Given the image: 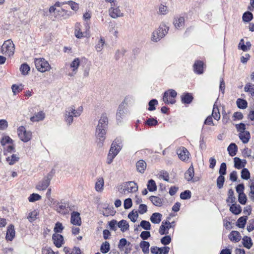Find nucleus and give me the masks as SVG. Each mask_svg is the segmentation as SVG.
Returning <instances> with one entry per match:
<instances>
[{"label": "nucleus", "instance_id": "obj_12", "mask_svg": "<svg viewBox=\"0 0 254 254\" xmlns=\"http://www.w3.org/2000/svg\"><path fill=\"white\" fill-rule=\"evenodd\" d=\"M122 142L119 139H116L112 143L109 153L111 154H115L117 155L122 148Z\"/></svg>", "mask_w": 254, "mask_h": 254}, {"label": "nucleus", "instance_id": "obj_42", "mask_svg": "<svg viewBox=\"0 0 254 254\" xmlns=\"http://www.w3.org/2000/svg\"><path fill=\"white\" fill-rule=\"evenodd\" d=\"M230 211L234 214L237 215L241 213L242 209L239 205L233 204L230 207Z\"/></svg>", "mask_w": 254, "mask_h": 254}, {"label": "nucleus", "instance_id": "obj_56", "mask_svg": "<svg viewBox=\"0 0 254 254\" xmlns=\"http://www.w3.org/2000/svg\"><path fill=\"white\" fill-rule=\"evenodd\" d=\"M225 181V178L223 176L220 175L217 179V186L219 189H221L223 187Z\"/></svg>", "mask_w": 254, "mask_h": 254}, {"label": "nucleus", "instance_id": "obj_39", "mask_svg": "<svg viewBox=\"0 0 254 254\" xmlns=\"http://www.w3.org/2000/svg\"><path fill=\"white\" fill-rule=\"evenodd\" d=\"M38 215V212L36 210H34L28 213L27 219L30 222L32 223L36 220Z\"/></svg>", "mask_w": 254, "mask_h": 254}, {"label": "nucleus", "instance_id": "obj_7", "mask_svg": "<svg viewBox=\"0 0 254 254\" xmlns=\"http://www.w3.org/2000/svg\"><path fill=\"white\" fill-rule=\"evenodd\" d=\"M17 133L21 140L24 142H27L31 139L32 132L30 131H27L23 126H20L18 128Z\"/></svg>", "mask_w": 254, "mask_h": 254}, {"label": "nucleus", "instance_id": "obj_21", "mask_svg": "<svg viewBox=\"0 0 254 254\" xmlns=\"http://www.w3.org/2000/svg\"><path fill=\"white\" fill-rule=\"evenodd\" d=\"M45 118V114L43 111H39L35 113L30 119V121L32 122H37L43 121Z\"/></svg>", "mask_w": 254, "mask_h": 254}, {"label": "nucleus", "instance_id": "obj_20", "mask_svg": "<svg viewBox=\"0 0 254 254\" xmlns=\"http://www.w3.org/2000/svg\"><path fill=\"white\" fill-rule=\"evenodd\" d=\"M147 164L143 160H139L136 163V168L138 172L143 174L146 169Z\"/></svg>", "mask_w": 254, "mask_h": 254}, {"label": "nucleus", "instance_id": "obj_26", "mask_svg": "<svg viewBox=\"0 0 254 254\" xmlns=\"http://www.w3.org/2000/svg\"><path fill=\"white\" fill-rule=\"evenodd\" d=\"M193 99V97L190 93H186L183 94L181 96L182 102L184 104H190Z\"/></svg>", "mask_w": 254, "mask_h": 254}, {"label": "nucleus", "instance_id": "obj_31", "mask_svg": "<svg viewBox=\"0 0 254 254\" xmlns=\"http://www.w3.org/2000/svg\"><path fill=\"white\" fill-rule=\"evenodd\" d=\"M227 150L230 156L233 157L236 155L238 151L237 146L235 143H231L228 147Z\"/></svg>", "mask_w": 254, "mask_h": 254}, {"label": "nucleus", "instance_id": "obj_43", "mask_svg": "<svg viewBox=\"0 0 254 254\" xmlns=\"http://www.w3.org/2000/svg\"><path fill=\"white\" fill-rule=\"evenodd\" d=\"M236 103L238 107L240 109H245L248 106V103L244 99L239 98L237 99Z\"/></svg>", "mask_w": 254, "mask_h": 254}, {"label": "nucleus", "instance_id": "obj_49", "mask_svg": "<svg viewBox=\"0 0 254 254\" xmlns=\"http://www.w3.org/2000/svg\"><path fill=\"white\" fill-rule=\"evenodd\" d=\"M63 4H69L70 6L71 9L74 11H77L79 9L78 4L75 2L71 1V0L63 2Z\"/></svg>", "mask_w": 254, "mask_h": 254}, {"label": "nucleus", "instance_id": "obj_41", "mask_svg": "<svg viewBox=\"0 0 254 254\" xmlns=\"http://www.w3.org/2000/svg\"><path fill=\"white\" fill-rule=\"evenodd\" d=\"M242 240L243 244L245 248L250 249L252 247L253 243L250 237L247 236L244 237Z\"/></svg>", "mask_w": 254, "mask_h": 254}, {"label": "nucleus", "instance_id": "obj_46", "mask_svg": "<svg viewBox=\"0 0 254 254\" xmlns=\"http://www.w3.org/2000/svg\"><path fill=\"white\" fill-rule=\"evenodd\" d=\"M253 18V14L249 11L245 12L242 17L243 20L245 22H249Z\"/></svg>", "mask_w": 254, "mask_h": 254}, {"label": "nucleus", "instance_id": "obj_18", "mask_svg": "<svg viewBox=\"0 0 254 254\" xmlns=\"http://www.w3.org/2000/svg\"><path fill=\"white\" fill-rule=\"evenodd\" d=\"M204 64L202 61H197L193 64V70L195 73L200 74L203 72Z\"/></svg>", "mask_w": 254, "mask_h": 254}, {"label": "nucleus", "instance_id": "obj_10", "mask_svg": "<svg viewBox=\"0 0 254 254\" xmlns=\"http://www.w3.org/2000/svg\"><path fill=\"white\" fill-rule=\"evenodd\" d=\"M52 178V175L48 174L41 181L39 182L36 186V189L39 190H45L49 186Z\"/></svg>", "mask_w": 254, "mask_h": 254}, {"label": "nucleus", "instance_id": "obj_50", "mask_svg": "<svg viewBox=\"0 0 254 254\" xmlns=\"http://www.w3.org/2000/svg\"><path fill=\"white\" fill-rule=\"evenodd\" d=\"M67 11L61 9L57 10V14H56L57 17H63L64 18H66L69 17V15L67 14Z\"/></svg>", "mask_w": 254, "mask_h": 254}, {"label": "nucleus", "instance_id": "obj_9", "mask_svg": "<svg viewBox=\"0 0 254 254\" xmlns=\"http://www.w3.org/2000/svg\"><path fill=\"white\" fill-rule=\"evenodd\" d=\"M109 14L114 19L124 16V14L122 12L119 6L116 5L115 3L111 4V7L109 9Z\"/></svg>", "mask_w": 254, "mask_h": 254}, {"label": "nucleus", "instance_id": "obj_29", "mask_svg": "<svg viewBox=\"0 0 254 254\" xmlns=\"http://www.w3.org/2000/svg\"><path fill=\"white\" fill-rule=\"evenodd\" d=\"M194 176V169L192 166L189 167L185 174V178L188 181L192 180Z\"/></svg>", "mask_w": 254, "mask_h": 254}, {"label": "nucleus", "instance_id": "obj_60", "mask_svg": "<svg viewBox=\"0 0 254 254\" xmlns=\"http://www.w3.org/2000/svg\"><path fill=\"white\" fill-rule=\"evenodd\" d=\"M241 177L245 180H248L250 177V173L246 168H244L241 172Z\"/></svg>", "mask_w": 254, "mask_h": 254}, {"label": "nucleus", "instance_id": "obj_27", "mask_svg": "<svg viewBox=\"0 0 254 254\" xmlns=\"http://www.w3.org/2000/svg\"><path fill=\"white\" fill-rule=\"evenodd\" d=\"M239 136L240 139L244 143H247L249 141L251 135L248 131H246L241 133H239Z\"/></svg>", "mask_w": 254, "mask_h": 254}, {"label": "nucleus", "instance_id": "obj_45", "mask_svg": "<svg viewBox=\"0 0 254 254\" xmlns=\"http://www.w3.org/2000/svg\"><path fill=\"white\" fill-rule=\"evenodd\" d=\"M212 116L214 118L215 120H219L220 118V114L219 113V111L218 108L215 104L213 106V109L212 113Z\"/></svg>", "mask_w": 254, "mask_h": 254}, {"label": "nucleus", "instance_id": "obj_1", "mask_svg": "<svg viewBox=\"0 0 254 254\" xmlns=\"http://www.w3.org/2000/svg\"><path fill=\"white\" fill-rule=\"evenodd\" d=\"M108 125V118L107 115L105 113H102L96 127L95 133L96 141L98 147L100 148L103 146L106 138Z\"/></svg>", "mask_w": 254, "mask_h": 254}, {"label": "nucleus", "instance_id": "obj_24", "mask_svg": "<svg viewBox=\"0 0 254 254\" xmlns=\"http://www.w3.org/2000/svg\"><path fill=\"white\" fill-rule=\"evenodd\" d=\"M55 207L56 211L60 213L65 214L68 212V209L64 203H58Z\"/></svg>", "mask_w": 254, "mask_h": 254}, {"label": "nucleus", "instance_id": "obj_44", "mask_svg": "<svg viewBox=\"0 0 254 254\" xmlns=\"http://www.w3.org/2000/svg\"><path fill=\"white\" fill-rule=\"evenodd\" d=\"M247 216H242L240 217L237 221V226L239 228H244L247 222Z\"/></svg>", "mask_w": 254, "mask_h": 254}, {"label": "nucleus", "instance_id": "obj_8", "mask_svg": "<svg viewBox=\"0 0 254 254\" xmlns=\"http://www.w3.org/2000/svg\"><path fill=\"white\" fill-rule=\"evenodd\" d=\"M130 97L127 96L125 98L124 101L119 105L117 112V120H120L125 116L127 112L126 105H127L128 101L130 100Z\"/></svg>", "mask_w": 254, "mask_h": 254}, {"label": "nucleus", "instance_id": "obj_51", "mask_svg": "<svg viewBox=\"0 0 254 254\" xmlns=\"http://www.w3.org/2000/svg\"><path fill=\"white\" fill-rule=\"evenodd\" d=\"M0 143L1 145L5 146L6 144H12L13 140L9 136H4L1 138Z\"/></svg>", "mask_w": 254, "mask_h": 254}, {"label": "nucleus", "instance_id": "obj_34", "mask_svg": "<svg viewBox=\"0 0 254 254\" xmlns=\"http://www.w3.org/2000/svg\"><path fill=\"white\" fill-rule=\"evenodd\" d=\"M234 160V166L236 168L238 169H240L244 167L245 164L246 163V161L245 160H244V164H243V162L242 161V160L238 157H235Z\"/></svg>", "mask_w": 254, "mask_h": 254}, {"label": "nucleus", "instance_id": "obj_30", "mask_svg": "<svg viewBox=\"0 0 254 254\" xmlns=\"http://www.w3.org/2000/svg\"><path fill=\"white\" fill-rule=\"evenodd\" d=\"M81 25L80 23H76L75 26L74 35L76 38L79 39L85 36L84 35V33L82 32L81 31Z\"/></svg>", "mask_w": 254, "mask_h": 254}, {"label": "nucleus", "instance_id": "obj_36", "mask_svg": "<svg viewBox=\"0 0 254 254\" xmlns=\"http://www.w3.org/2000/svg\"><path fill=\"white\" fill-rule=\"evenodd\" d=\"M149 199L156 206H161L162 204V199L158 196H151Z\"/></svg>", "mask_w": 254, "mask_h": 254}, {"label": "nucleus", "instance_id": "obj_58", "mask_svg": "<svg viewBox=\"0 0 254 254\" xmlns=\"http://www.w3.org/2000/svg\"><path fill=\"white\" fill-rule=\"evenodd\" d=\"M11 89L13 94L15 95L22 90V85H17L16 84H13L11 86Z\"/></svg>", "mask_w": 254, "mask_h": 254}, {"label": "nucleus", "instance_id": "obj_40", "mask_svg": "<svg viewBox=\"0 0 254 254\" xmlns=\"http://www.w3.org/2000/svg\"><path fill=\"white\" fill-rule=\"evenodd\" d=\"M149 243L146 241H141L140 243V247L144 254L149 253Z\"/></svg>", "mask_w": 254, "mask_h": 254}, {"label": "nucleus", "instance_id": "obj_35", "mask_svg": "<svg viewBox=\"0 0 254 254\" xmlns=\"http://www.w3.org/2000/svg\"><path fill=\"white\" fill-rule=\"evenodd\" d=\"M15 152V148L13 143L6 146L4 148L3 153L5 156H8V154H14Z\"/></svg>", "mask_w": 254, "mask_h": 254}, {"label": "nucleus", "instance_id": "obj_61", "mask_svg": "<svg viewBox=\"0 0 254 254\" xmlns=\"http://www.w3.org/2000/svg\"><path fill=\"white\" fill-rule=\"evenodd\" d=\"M145 124L150 127L155 126L158 124V121L153 118H149L146 121Z\"/></svg>", "mask_w": 254, "mask_h": 254}, {"label": "nucleus", "instance_id": "obj_32", "mask_svg": "<svg viewBox=\"0 0 254 254\" xmlns=\"http://www.w3.org/2000/svg\"><path fill=\"white\" fill-rule=\"evenodd\" d=\"M118 226L121 229V231L124 232L129 229V224L125 220H122L118 223Z\"/></svg>", "mask_w": 254, "mask_h": 254}, {"label": "nucleus", "instance_id": "obj_48", "mask_svg": "<svg viewBox=\"0 0 254 254\" xmlns=\"http://www.w3.org/2000/svg\"><path fill=\"white\" fill-rule=\"evenodd\" d=\"M110 250V244L109 242L106 241L103 243L101 246L100 251L103 254L107 253Z\"/></svg>", "mask_w": 254, "mask_h": 254}, {"label": "nucleus", "instance_id": "obj_37", "mask_svg": "<svg viewBox=\"0 0 254 254\" xmlns=\"http://www.w3.org/2000/svg\"><path fill=\"white\" fill-rule=\"evenodd\" d=\"M104 184L103 178H99L95 184V189L97 191H101L103 190Z\"/></svg>", "mask_w": 254, "mask_h": 254}, {"label": "nucleus", "instance_id": "obj_4", "mask_svg": "<svg viewBox=\"0 0 254 254\" xmlns=\"http://www.w3.org/2000/svg\"><path fill=\"white\" fill-rule=\"evenodd\" d=\"M14 45L11 40L5 41L1 47L2 53L9 57L14 54Z\"/></svg>", "mask_w": 254, "mask_h": 254}, {"label": "nucleus", "instance_id": "obj_13", "mask_svg": "<svg viewBox=\"0 0 254 254\" xmlns=\"http://www.w3.org/2000/svg\"><path fill=\"white\" fill-rule=\"evenodd\" d=\"M80 64V60L78 58L74 59L71 62L70 64V67L72 69V72L68 73L69 76H73L77 73Z\"/></svg>", "mask_w": 254, "mask_h": 254}, {"label": "nucleus", "instance_id": "obj_38", "mask_svg": "<svg viewBox=\"0 0 254 254\" xmlns=\"http://www.w3.org/2000/svg\"><path fill=\"white\" fill-rule=\"evenodd\" d=\"M244 91L246 92H249L251 96H254V84L251 83H247L244 87Z\"/></svg>", "mask_w": 254, "mask_h": 254}, {"label": "nucleus", "instance_id": "obj_16", "mask_svg": "<svg viewBox=\"0 0 254 254\" xmlns=\"http://www.w3.org/2000/svg\"><path fill=\"white\" fill-rule=\"evenodd\" d=\"M70 222L74 225H81V220L80 214L77 212H73L71 214Z\"/></svg>", "mask_w": 254, "mask_h": 254}, {"label": "nucleus", "instance_id": "obj_25", "mask_svg": "<svg viewBox=\"0 0 254 254\" xmlns=\"http://www.w3.org/2000/svg\"><path fill=\"white\" fill-rule=\"evenodd\" d=\"M162 215L158 212H155L150 217V221L154 224H159L162 220Z\"/></svg>", "mask_w": 254, "mask_h": 254}, {"label": "nucleus", "instance_id": "obj_2", "mask_svg": "<svg viewBox=\"0 0 254 254\" xmlns=\"http://www.w3.org/2000/svg\"><path fill=\"white\" fill-rule=\"evenodd\" d=\"M83 112V107L80 106L77 109L73 105L66 108L64 113V120L67 125H71L73 122V118H77Z\"/></svg>", "mask_w": 254, "mask_h": 254}, {"label": "nucleus", "instance_id": "obj_57", "mask_svg": "<svg viewBox=\"0 0 254 254\" xmlns=\"http://www.w3.org/2000/svg\"><path fill=\"white\" fill-rule=\"evenodd\" d=\"M140 226L146 230H149L151 229L150 223L146 220H142L140 223Z\"/></svg>", "mask_w": 254, "mask_h": 254}, {"label": "nucleus", "instance_id": "obj_63", "mask_svg": "<svg viewBox=\"0 0 254 254\" xmlns=\"http://www.w3.org/2000/svg\"><path fill=\"white\" fill-rule=\"evenodd\" d=\"M171 241V238L169 235L165 236L161 239V242L164 245H167L169 244Z\"/></svg>", "mask_w": 254, "mask_h": 254}, {"label": "nucleus", "instance_id": "obj_15", "mask_svg": "<svg viewBox=\"0 0 254 254\" xmlns=\"http://www.w3.org/2000/svg\"><path fill=\"white\" fill-rule=\"evenodd\" d=\"M179 158L182 161H185L189 159V152L184 147H181L177 150Z\"/></svg>", "mask_w": 254, "mask_h": 254}, {"label": "nucleus", "instance_id": "obj_52", "mask_svg": "<svg viewBox=\"0 0 254 254\" xmlns=\"http://www.w3.org/2000/svg\"><path fill=\"white\" fill-rule=\"evenodd\" d=\"M234 190L230 189L228 191V197L226 200L227 202L233 203L235 201V197L234 196Z\"/></svg>", "mask_w": 254, "mask_h": 254}, {"label": "nucleus", "instance_id": "obj_11", "mask_svg": "<svg viewBox=\"0 0 254 254\" xmlns=\"http://www.w3.org/2000/svg\"><path fill=\"white\" fill-rule=\"evenodd\" d=\"M138 190V186L136 183L133 181L126 182L124 184L123 192H135Z\"/></svg>", "mask_w": 254, "mask_h": 254}, {"label": "nucleus", "instance_id": "obj_53", "mask_svg": "<svg viewBox=\"0 0 254 254\" xmlns=\"http://www.w3.org/2000/svg\"><path fill=\"white\" fill-rule=\"evenodd\" d=\"M41 198V196L37 193H32L28 197L29 202H33L39 200Z\"/></svg>", "mask_w": 254, "mask_h": 254}, {"label": "nucleus", "instance_id": "obj_19", "mask_svg": "<svg viewBox=\"0 0 254 254\" xmlns=\"http://www.w3.org/2000/svg\"><path fill=\"white\" fill-rule=\"evenodd\" d=\"M52 239L55 246L60 248L62 246L64 242V238L62 235L58 234H54L52 236Z\"/></svg>", "mask_w": 254, "mask_h": 254}, {"label": "nucleus", "instance_id": "obj_3", "mask_svg": "<svg viewBox=\"0 0 254 254\" xmlns=\"http://www.w3.org/2000/svg\"><path fill=\"white\" fill-rule=\"evenodd\" d=\"M169 29V27L165 23H161L159 27L152 33L151 40L155 42L159 41L168 33Z\"/></svg>", "mask_w": 254, "mask_h": 254}, {"label": "nucleus", "instance_id": "obj_55", "mask_svg": "<svg viewBox=\"0 0 254 254\" xmlns=\"http://www.w3.org/2000/svg\"><path fill=\"white\" fill-rule=\"evenodd\" d=\"M138 217V214L137 211H132L128 215V218L133 222H135L136 221Z\"/></svg>", "mask_w": 254, "mask_h": 254}, {"label": "nucleus", "instance_id": "obj_23", "mask_svg": "<svg viewBox=\"0 0 254 254\" xmlns=\"http://www.w3.org/2000/svg\"><path fill=\"white\" fill-rule=\"evenodd\" d=\"M229 239L232 242H238L241 239L240 233L237 231H232L229 235Z\"/></svg>", "mask_w": 254, "mask_h": 254}, {"label": "nucleus", "instance_id": "obj_47", "mask_svg": "<svg viewBox=\"0 0 254 254\" xmlns=\"http://www.w3.org/2000/svg\"><path fill=\"white\" fill-rule=\"evenodd\" d=\"M147 189L150 191H154L157 190V186L155 181L151 179L148 181L147 184Z\"/></svg>", "mask_w": 254, "mask_h": 254}, {"label": "nucleus", "instance_id": "obj_33", "mask_svg": "<svg viewBox=\"0 0 254 254\" xmlns=\"http://www.w3.org/2000/svg\"><path fill=\"white\" fill-rule=\"evenodd\" d=\"M105 43V40L103 37H101L99 40L98 41L95 46L96 51L97 52L102 51L103 49L104 45Z\"/></svg>", "mask_w": 254, "mask_h": 254}, {"label": "nucleus", "instance_id": "obj_59", "mask_svg": "<svg viewBox=\"0 0 254 254\" xmlns=\"http://www.w3.org/2000/svg\"><path fill=\"white\" fill-rule=\"evenodd\" d=\"M180 197L182 199H188L191 197V192L189 190H186L182 192L180 194Z\"/></svg>", "mask_w": 254, "mask_h": 254}, {"label": "nucleus", "instance_id": "obj_54", "mask_svg": "<svg viewBox=\"0 0 254 254\" xmlns=\"http://www.w3.org/2000/svg\"><path fill=\"white\" fill-rule=\"evenodd\" d=\"M20 70L23 74L26 75L30 70V67L27 64H21L20 67Z\"/></svg>", "mask_w": 254, "mask_h": 254}, {"label": "nucleus", "instance_id": "obj_17", "mask_svg": "<svg viewBox=\"0 0 254 254\" xmlns=\"http://www.w3.org/2000/svg\"><path fill=\"white\" fill-rule=\"evenodd\" d=\"M173 24L176 29H182L185 25V18L182 16H177L174 18Z\"/></svg>", "mask_w": 254, "mask_h": 254}, {"label": "nucleus", "instance_id": "obj_62", "mask_svg": "<svg viewBox=\"0 0 254 254\" xmlns=\"http://www.w3.org/2000/svg\"><path fill=\"white\" fill-rule=\"evenodd\" d=\"M158 104V101L156 99H152L149 102V108L148 110L154 111L155 110V106Z\"/></svg>", "mask_w": 254, "mask_h": 254}, {"label": "nucleus", "instance_id": "obj_22", "mask_svg": "<svg viewBox=\"0 0 254 254\" xmlns=\"http://www.w3.org/2000/svg\"><path fill=\"white\" fill-rule=\"evenodd\" d=\"M15 232L13 225L8 226L6 234V239L8 241H12L15 237Z\"/></svg>", "mask_w": 254, "mask_h": 254}, {"label": "nucleus", "instance_id": "obj_5", "mask_svg": "<svg viewBox=\"0 0 254 254\" xmlns=\"http://www.w3.org/2000/svg\"><path fill=\"white\" fill-rule=\"evenodd\" d=\"M34 63L36 68L40 72H44L50 69L49 64L44 58L35 59Z\"/></svg>", "mask_w": 254, "mask_h": 254}, {"label": "nucleus", "instance_id": "obj_6", "mask_svg": "<svg viewBox=\"0 0 254 254\" xmlns=\"http://www.w3.org/2000/svg\"><path fill=\"white\" fill-rule=\"evenodd\" d=\"M177 93L174 89H169L165 91L163 97V100L166 104H173L175 103V98Z\"/></svg>", "mask_w": 254, "mask_h": 254}, {"label": "nucleus", "instance_id": "obj_28", "mask_svg": "<svg viewBox=\"0 0 254 254\" xmlns=\"http://www.w3.org/2000/svg\"><path fill=\"white\" fill-rule=\"evenodd\" d=\"M19 160V157L17 154H12L11 155L9 156H7L6 158V160L8 162V163L12 165L17 162Z\"/></svg>", "mask_w": 254, "mask_h": 254}, {"label": "nucleus", "instance_id": "obj_64", "mask_svg": "<svg viewBox=\"0 0 254 254\" xmlns=\"http://www.w3.org/2000/svg\"><path fill=\"white\" fill-rule=\"evenodd\" d=\"M63 229L64 227L62 224L60 222H57L54 228V231L56 233H62Z\"/></svg>", "mask_w": 254, "mask_h": 254}, {"label": "nucleus", "instance_id": "obj_14", "mask_svg": "<svg viewBox=\"0 0 254 254\" xmlns=\"http://www.w3.org/2000/svg\"><path fill=\"white\" fill-rule=\"evenodd\" d=\"M172 227V223L169 221H163L160 226L159 233L161 235L168 234L169 230Z\"/></svg>", "mask_w": 254, "mask_h": 254}]
</instances>
